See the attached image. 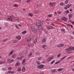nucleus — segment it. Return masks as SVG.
Returning a JSON list of instances; mask_svg holds the SVG:
<instances>
[{
    "mask_svg": "<svg viewBox=\"0 0 74 74\" xmlns=\"http://www.w3.org/2000/svg\"><path fill=\"white\" fill-rule=\"evenodd\" d=\"M42 57H39L38 58V60H40V59H42Z\"/></svg>",
    "mask_w": 74,
    "mask_h": 74,
    "instance_id": "44",
    "label": "nucleus"
},
{
    "mask_svg": "<svg viewBox=\"0 0 74 74\" xmlns=\"http://www.w3.org/2000/svg\"><path fill=\"white\" fill-rule=\"evenodd\" d=\"M17 71H18V72H20V71H22L21 68H18Z\"/></svg>",
    "mask_w": 74,
    "mask_h": 74,
    "instance_id": "22",
    "label": "nucleus"
},
{
    "mask_svg": "<svg viewBox=\"0 0 74 74\" xmlns=\"http://www.w3.org/2000/svg\"><path fill=\"white\" fill-rule=\"evenodd\" d=\"M68 26H71V27L72 28H73V25H71L70 24H68Z\"/></svg>",
    "mask_w": 74,
    "mask_h": 74,
    "instance_id": "43",
    "label": "nucleus"
},
{
    "mask_svg": "<svg viewBox=\"0 0 74 74\" xmlns=\"http://www.w3.org/2000/svg\"><path fill=\"white\" fill-rule=\"evenodd\" d=\"M5 63V62H2L1 61H0V64H3V63Z\"/></svg>",
    "mask_w": 74,
    "mask_h": 74,
    "instance_id": "40",
    "label": "nucleus"
},
{
    "mask_svg": "<svg viewBox=\"0 0 74 74\" xmlns=\"http://www.w3.org/2000/svg\"><path fill=\"white\" fill-rule=\"evenodd\" d=\"M71 39H73V38H73V37H72V36H71Z\"/></svg>",
    "mask_w": 74,
    "mask_h": 74,
    "instance_id": "60",
    "label": "nucleus"
},
{
    "mask_svg": "<svg viewBox=\"0 0 74 74\" xmlns=\"http://www.w3.org/2000/svg\"><path fill=\"white\" fill-rule=\"evenodd\" d=\"M56 2L52 3L51 2H50L49 5H51V7H55V6L56 5Z\"/></svg>",
    "mask_w": 74,
    "mask_h": 74,
    "instance_id": "3",
    "label": "nucleus"
},
{
    "mask_svg": "<svg viewBox=\"0 0 74 74\" xmlns=\"http://www.w3.org/2000/svg\"><path fill=\"white\" fill-rule=\"evenodd\" d=\"M62 20H63V21H65V22L67 21V18L65 17H62Z\"/></svg>",
    "mask_w": 74,
    "mask_h": 74,
    "instance_id": "10",
    "label": "nucleus"
},
{
    "mask_svg": "<svg viewBox=\"0 0 74 74\" xmlns=\"http://www.w3.org/2000/svg\"><path fill=\"white\" fill-rule=\"evenodd\" d=\"M33 55V53L32 52H30L28 55V57H30V56H32V55Z\"/></svg>",
    "mask_w": 74,
    "mask_h": 74,
    "instance_id": "13",
    "label": "nucleus"
},
{
    "mask_svg": "<svg viewBox=\"0 0 74 74\" xmlns=\"http://www.w3.org/2000/svg\"><path fill=\"white\" fill-rule=\"evenodd\" d=\"M8 70H10V71L11 70H12V68L11 67H9L8 68Z\"/></svg>",
    "mask_w": 74,
    "mask_h": 74,
    "instance_id": "41",
    "label": "nucleus"
},
{
    "mask_svg": "<svg viewBox=\"0 0 74 74\" xmlns=\"http://www.w3.org/2000/svg\"><path fill=\"white\" fill-rule=\"evenodd\" d=\"M13 6L15 7H18V5H17L14 4L13 5Z\"/></svg>",
    "mask_w": 74,
    "mask_h": 74,
    "instance_id": "49",
    "label": "nucleus"
},
{
    "mask_svg": "<svg viewBox=\"0 0 74 74\" xmlns=\"http://www.w3.org/2000/svg\"><path fill=\"white\" fill-rule=\"evenodd\" d=\"M15 26L16 29H19V27H18V26L17 25H15Z\"/></svg>",
    "mask_w": 74,
    "mask_h": 74,
    "instance_id": "36",
    "label": "nucleus"
},
{
    "mask_svg": "<svg viewBox=\"0 0 74 74\" xmlns=\"http://www.w3.org/2000/svg\"><path fill=\"white\" fill-rule=\"evenodd\" d=\"M51 25H52L53 26H55V24H54L53 23H51Z\"/></svg>",
    "mask_w": 74,
    "mask_h": 74,
    "instance_id": "47",
    "label": "nucleus"
},
{
    "mask_svg": "<svg viewBox=\"0 0 74 74\" xmlns=\"http://www.w3.org/2000/svg\"><path fill=\"white\" fill-rule=\"evenodd\" d=\"M43 24V23L42 22H37L36 23V25L37 26H38L39 27V26H41V25H42Z\"/></svg>",
    "mask_w": 74,
    "mask_h": 74,
    "instance_id": "2",
    "label": "nucleus"
},
{
    "mask_svg": "<svg viewBox=\"0 0 74 74\" xmlns=\"http://www.w3.org/2000/svg\"><path fill=\"white\" fill-rule=\"evenodd\" d=\"M51 71L52 73H56V69H53L52 70H51Z\"/></svg>",
    "mask_w": 74,
    "mask_h": 74,
    "instance_id": "16",
    "label": "nucleus"
},
{
    "mask_svg": "<svg viewBox=\"0 0 74 74\" xmlns=\"http://www.w3.org/2000/svg\"><path fill=\"white\" fill-rule=\"evenodd\" d=\"M36 63L38 65H40V62L38 61H36Z\"/></svg>",
    "mask_w": 74,
    "mask_h": 74,
    "instance_id": "31",
    "label": "nucleus"
},
{
    "mask_svg": "<svg viewBox=\"0 0 74 74\" xmlns=\"http://www.w3.org/2000/svg\"><path fill=\"white\" fill-rule=\"evenodd\" d=\"M69 16L70 19V18H72V17L73 16V15H72V14H69Z\"/></svg>",
    "mask_w": 74,
    "mask_h": 74,
    "instance_id": "24",
    "label": "nucleus"
},
{
    "mask_svg": "<svg viewBox=\"0 0 74 74\" xmlns=\"http://www.w3.org/2000/svg\"><path fill=\"white\" fill-rule=\"evenodd\" d=\"M31 0H27L26 1V3H29Z\"/></svg>",
    "mask_w": 74,
    "mask_h": 74,
    "instance_id": "52",
    "label": "nucleus"
},
{
    "mask_svg": "<svg viewBox=\"0 0 74 74\" xmlns=\"http://www.w3.org/2000/svg\"><path fill=\"white\" fill-rule=\"evenodd\" d=\"M58 14H62V12H58Z\"/></svg>",
    "mask_w": 74,
    "mask_h": 74,
    "instance_id": "61",
    "label": "nucleus"
},
{
    "mask_svg": "<svg viewBox=\"0 0 74 74\" xmlns=\"http://www.w3.org/2000/svg\"><path fill=\"white\" fill-rule=\"evenodd\" d=\"M14 50L12 51L9 53V54L8 55V56H10V55H12L13 53H14Z\"/></svg>",
    "mask_w": 74,
    "mask_h": 74,
    "instance_id": "17",
    "label": "nucleus"
},
{
    "mask_svg": "<svg viewBox=\"0 0 74 74\" xmlns=\"http://www.w3.org/2000/svg\"><path fill=\"white\" fill-rule=\"evenodd\" d=\"M22 57H17L16 58V60H22Z\"/></svg>",
    "mask_w": 74,
    "mask_h": 74,
    "instance_id": "23",
    "label": "nucleus"
},
{
    "mask_svg": "<svg viewBox=\"0 0 74 74\" xmlns=\"http://www.w3.org/2000/svg\"><path fill=\"white\" fill-rule=\"evenodd\" d=\"M55 60H53L50 63L51 64H53L54 63H55Z\"/></svg>",
    "mask_w": 74,
    "mask_h": 74,
    "instance_id": "32",
    "label": "nucleus"
},
{
    "mask_svg": "<svg viewBox=\"0 0 74 74\" xmlns=\"http://www.w3.org/2000/svg\"><path fill=\"white\" fill-rule=\"evenodd\" d=\"M67 56H65L63 58H62L63 59H64V58H66Z\"/></svg>",
    "mask_w": 74,
    "mask_h": 74,
    "instance_id": "58",
    "label": "nucleus"
},
{
    "mask_svg": "<svg viewBox=\"0 0 74 74\" xmlns=\"http://www.w3.org/2000/svg\"><path fill=\"white\" fill-rule=\"evenodd\" d=\"M60 54H58L57 55V57H58V58H59V57H60Z\"/></svg>",
    "mask_w": 74,
    "mask_h": 74,
    "instance_id": "53",
    "label": "nucleus"
},
{
    "mask_svg": "<svg viewBox=\"0 0 74 74\" xmlns=\"http://www.w3.org/2000/svg\"><path fill=\"white\" fill-rule=\"evenodd\" d=\"M18 26L19 27H21L22 26V25L21 24H19Z\"/></svg>",
    "mask_w": 74,
    "mask_h": 74,
    "instance_id": "56",
    "label": "nucleus"
},
{
    "mask_svg": "<svg viewBox=\"0 0 74 74\" xmlns=\"http://www.w3.org/2000/svg\"><path fill=\"white\" fill-rule=\"evenodd\" d=\"M32 45V43H29L28 45V47H31Z\"/></svg>",
    "mask_w": 74,
    "mask_h": 74,
    "instance_id": "50",
    "label": "nucleus"
},
{
    "mask_svg": "<svg viewBox=\"0 0 74 74\" xmlns=\"http://www.w3.org/2000/svg\"><path fill=\"white\" fill-rule=\"evenodd\" d=\"M8 39H5L3 40H2V42H5V41H8Z\"/></svg>",
    "mask_w": 74,
    "mask_h": 74,
    "instance_id": "34",
    "label": "nucleus"
},
{
    "mask_svg": "<svg viewBox=\"0 0 74 74\" xmlns=\"http://www.w3.org/2000/svg\"><path fill=\"white\" fill-rule=\"evenodd\" d=\"M44 65L42 64H41L39 66H38V67L39 69H42V68L44 67Z\"/></svg>",
    "mask_w": 74,
    "mask_h": 74,
    "instance_id": "8",
    "label": "nucleus"
},
{
    "mask_svg": "<svg viewBox=\"0 0 74 74\" xmlns=\"http://www.w3.org/2000/svg\"><path fill=\"white\" fill-rule=\"evenodd\" d=\"M13 16H9L8 17V18L7 19L8 20H9V19H10L11 21H12V19H13Z\"/></svg>",
    "mask_w": 74,
    "mask_h": 74,
    "instance_id": "7",
    "label": "nucleus"
},
{
    "mask_svg": "<svg viewBox=\"0 0 74 74\" xmlns=\"http://www.w3.org/2000/svg\"><path fill=\"white\" fill-rule=\"evenodd\" d=\"M63 46H64V45H63V44H60L59 45L57 46V47H58L59 48H60V47H63Z\"/></svg>",
    "mask_w": 74,
    "mask_h": 74,
    "instance_id": "14",
    "label": "nucleus"
},
{
    "mask_svg": "<svg viewBox=\"0 0 74 74\" xmlns=\"http://www.w3.org/2000/svg\"><path fill=\"white\" fill-rule=\"evenodd\" d=\"M65 3H66V4H67V3H69V1L68 0H66L65 1Z\"/></svg>",
    "mask_w": 74,
    "mask_h": 74,
    "instance_id": "42",
    "label": "nucleus"
},
{
    "mask_svg": "<svg viewBox=\"0 0 74 74\" xmlns=\"http://www.w3.org/2000/svg\"><path fill=\"white\" fill-rule=\"evenodd\" d=\"M18 42V41L15 40L14 42H13V43H16V42Z\"/></svg>",
    "mask_w": 74,
    "mask_h": 74,
    "instance_id": "48",
    "label": "nucleus"
},
{
    "mask_svg": "<svg viewBox=\"0 0 74 74\" xmlns=\"http://www.w3.org/2000/svg\"><path fill=\"white\" fill-rule=\"evenodd\" d=\"M19 65H20V63L17 62H16V64H15V66H19Z\"/></svg>",
    "mask_w": 74,
    "mask_h": 74,
    "instance_id": "25",
    "label": "nucleus"
},
{
    "mask_svg": "<svg viewBox=\"0 0 74 74\" xmlns=\"http://www.w3.org/2000/svg\"><path fill=\"white\" fill-rule=\"evenodd\" d=\"M60 63V61H58L57 62H56L55 63V64H58V63Z\"/></svg>",
    "mask_w": 74,
    "mask_h": 74,
    "instance_id": "51",
    "label": "nucleus"
},
{
    "mask_svg": "<svg viewBox=\"0 0 74 74\" xmlns=\"http://www.w3.org/2000/svg\"><path fill=\"white\" fill-rule=\"evenodd\" d=\"M53 57H51L49 58L47 60V62H50V61L52 60L53 59Z\"/></svg>",
    "mask_w": 74,
    "mask_h": 74,
    "instance_id": "5",
    "label": "nucleus"
},
{
    "mask_svg": "<svg viewBox=\"0 0 74 74\" xmlns=\"http://www.w3.org/2000/svg\"><path fill=\"white\" fill-rule=\"evenodd\" d=\"M16 56V54H13L12 55V58H15Z\"/></svg>",
    "mask_w": 74,
    "mask_h": 74,
    "instance_id": "21",
    "label": "nucleus"
},
{
    "mask_svg": "<svg viewBox=\"0 0 74 74\" xmlns=\"http://www.w3.org/2000/svg\"><path fill=\"white\" fill-rule=\"evenodd\" d=\"M61 31L62 33H66V31L65 29H61Z\"/></svg>",
    "mask_w": 74,
    "mask_h": 74,
    "instance_id": "20",
    "label": "nucleus"
},
{
    "mask_svg": "<svg viewBox=\"0 0 74 74\" xmlns=\"http://www.w3.org/2000/svg\"><path fill=\"white\" fill-rule=\"evenodd\" d=\"M10 60L11 59H8L7 60V62H8V63H10Z\"/></svg>",
    "mask_w": 74,
    "mask_h": 74,
    "instance_id": "39",
    "label": "nucleus"
},
{
    "mask_svg": "<svg viewBox=\"0 0 74 74\" xmlns=\"http://www.w3.org/2000/svg\"><path fill=\"white\" fill-rule=\"evenodd\" d=\"M46 39H45V38H43L42 40L41 43H44V42H45V41H46Z\"/></svg>",
    "mask_w": 74,
    "mask_h": 74,
    "instance_id": "11",
    "label": "nucleus"
},
{
    "mask_svg": "<svg viewBox=\"0 0 74 74\" xmlns=\"http://www.w3.org/2000/svg\"><path fill=\"white\" fill-rule=\"evenodd\" d=\"M63 70V69L62 68H60L58 69V71H62Z\"/></svg>",
    "mask_w": 74,
    "mask_h": 74,
    "instance_id": "33",
    "label": "nucleus"
},
{
    "mask_svg": "<svg viewBox=\"0 0 74 74\" xmlns=\"http://www.w3.org/2000/svg\"><path fill=\"white\" fill-rule=\"evenodd\" d=\"M69 10H67V11H66V14H67V13H69Z\"/></svg>",
    "mask_w": 74,
    "mask_h": 74,
    "instance_id": "54",
    "label": "nucleus"
},
{
    "mask_svg": "<svg viewBox=\"0 0 74 74\" xmlns=\"http://www.w3.org/2000/svg\"><path fill=\"white\" fill-rule=\"evenodd\" d=\"M71 6V5H67L66 6H64V8L65 10H67L68 8H69Z\"/></svg>",
    "mask_w": 74,
    "mask_h": 74,
    "instance_id": "4",
    "label": "nucleus"
},
{
    "mask_svg": "<svg viewBox=\"0 0 74 74\" xmlns=\"http://www.w3.org/2000/svg\"><path fill=\"white\" fill-rule=\"evenodd\" d=\"M63 60V59L62 58L60 60L61 61H62V60Z\"/></svg>",
    "mask_w": 74,
    "mask_h": 74,
    "instance_id": "62",
    "label": "nucleus"
},
{
    "mask_svg": "<svg viewBox=\"0 0 74 74\" xmlns=\"http://www.w3.org/2000/svg\"><path fill=\"white\" fill-rule=\"evenodd\" d=\"M2 70H3V71H6L7 69L5 68H2Z\"/></svg>",
    "mask_w": 74,
    "mask_h": 74,
    "instance_id": "45",
    "label": "nucleus"
},
{
    "mask_svg": "<svg viewBox=\"0 0 74 74\" xmlns=\"http://www.w3.org/2000/svg\"><path fill=\"white\" fill-rule=\"evenodd\" d=\"M69 22H71V23L72 22V21L71 20H69Z\"/></svg>",
    "mask_w": 74,
    "mask_h": 74,
    "instance_id": "63",
    "label": "nucleus"
},
{
    "mask_svg": "<svg viewBox=\"0 0 74 74\" xmlns=\"http://www.w3.org/2000/svg\"><path fill=\"white\" fill-rule=\"evenodd\" d=\"M40 74H44V73L41 72L40 73Z\"/></svg>",
    "mask_w": 74,
    "mask_h": 74,
    "instance_id": "64",
    "label": "nucleus"
},
{
    "mask_svg": "<svg viewBox=\"0 0 74 74\" xmlns=\"http://www.w3.org/2000/svg\"><path fill=\"white\" fill-rule=\"evenodd\" d=\"M60 5H64V3H60Z\"/></svg>",
    "mask_w": 74,
    "mask_h": 74,
    "instance_id": "46",
    "label": "nucleus"
},
{
    "mask_svg": "<svg viewBox=\"0 0 74 74\" xmlns=\"http://www.w3.org/2000/svg\"><path fill=\"white\" fill-rule=\"evenodd\" d=\"M65 49L66 51H71V50L72 49V47H69L67 48V49Z\"/></svg>",
    "mask_w": 74,
    "mask_h": 74,
    "instance_id": "9",
    "label": "nucleus"
},
{
    "mask_svg": "<svg viewBox=\"0 0 74 74\" xmlns=\"http://www.w3.org/2000/svg\"><path fill=\"white\" fill-rule=\"evenodd\" d=\"M46 47H47V45H43L42 46V48H44V49H45V48Z\"/></svg>",
    "mask_w": 74,
    "mask_h": 74,
    "instance_id": "29",
    "label": "nucleus"
},
{
    "mask_svg": "<svg viewBox=\"0 0 74 74\" xmlns=\"http://www.w3.org/2000/svg\"><path fill=\"white\" fill-rule=\"evenodd\" d=\"M33 41L34 43H36L37 42V38H36L35 39H33Z\"/></svg>",
    "mask_w": 74,
    "mask_h": 74,
    "instance_id": "19",
    "label": "nucleus"
},
{
    "mask_svg": "<svg viewBox=\"0 0 74 74\" xmlns=\"http://www.w3.org/2000/svg\"><path fill=\"white\" fill-rule=\"evenodd\" d=\"M14 61V60L12 59L11 60H10V63H12V62H13Z\"/></svg>",
    "mask_w": 74,
    "mask_h": 74,
    "instance_id": "35",
    "label": "nucleus"
},
{
    "mask_svg": "<svg viewBox=\"0 0 74 74\" xmlns=\"http://www.w3.org/2000/svg\"><path fill=\"white\" fill-rule=\"evenodd\" d=\"M49 56V55L48 54L46 56V58H48Z\"/></svg>",
    "mask_w": 74,
    "mask_h": 74,
    "instance_id": "57",
    "label": "nucleus"
},
{
    "mask_svg": "<svg viewBox=\"0 0 74 74\" xmlns=\"http://www.w3.org/2000/svg\"><path fill=\"white\" fill-rule=\"evenodd\" d=\"M25 68L23 67L22 68V72H25Z\"/></svg>",
    "mask_w": 74,
    "mask_h": 74,
    "instance_id": "27",
    "label": "nucleus"
},
{
    "mask_svg": "<svg viewBox=\"0 0 74 74\" xmlns=\"http://www.w3.org/2000/svg\"><path fill=\"white\" fill-rule=\"evenodd\" d=\"M33 12L34 14H37L38 13V10H35L33 11Z\"/></svg>",
    "mask_w": 74,
    "mask_h": 74,
    "instance_id": "26",
    "label": "nucleus"
},
{
    "mask_svg": "<svg viewBox=\"0 0 74 74\" xmlns=\"http://www.w3.org/2000/svg\"><path fill=\"white\" fill-rule=\"evenodd\" d=\"M31 29L33 33H37V29H36L34 27H31Z\"/></svg>",
    "mask_w": 74,
    "mask_h": 74,
    "instance_id": "1",
    "label": "nucleus"
},
{
    "mask_svg": "<svg viewBox=\"0 0 74 74\" xmlns=\"http://www.w3.org/2000/svg\"><path fill=\"white\" fill-rule=\"evenodd\" d=\"M49 17H51L52 16V15L51 14H49L48 15Z\"/></svg>",
    "mask_w": 74,
    "mask_h": 74,
    "instance_id": "55",
    "label": "nucleus"
},
{
    "mask_svg": "<svg viewBox=\"0 0 74 74\" xmlns=\"http://www.w3.org/2000/svg\"><path fill=\"white\" fill-rule=\"evenodd\" d=\"M26 33H27V32H26V31L25 30L22 32V34H26Z\"/></svg>",
    "mask_w": 74,
    "mask_h": 74,
    "instance_id": "28",
    "label": "nucleus"
},
{
    "mask_svg": "<svg viewBox=\"0 0 74 74\" xmlns=\"http://www.w3.org/2000/svg\"><path fill=\"white\" fill-rule=\"evenodd\" d=\"M72 49H73V50H74V47H72Z\"/></svg>",
    "mask_w": 74,
    "mask_h": 74,
    "instance_id": "59",
    "label": "nucleus"
},
{
    "mask_svg": "<svg viewBox=\"0 0 74 74\" xmlns=\"http://www.w3.org/2000/svg\"><path fill=\"white\" fill-rule=\"evenodd\" d=\"M8 73H10L11 74H14V73H15V72L10 71H9L8 72Z\"/></svg>",
    "mask_w": 74,
    "mask_h": 74,
    "instance_id": "30",
    "label": "nucleus"
},
{
    "mask_svg": "<svg viewBox=\"0 0 74 74\" xmlns=\"http://www.w3.org/2000/svg\"><path fill=\"white\" fill-rule=\"evenodd\" d=\"M29 16H31V17H32L33 16V14H32V13H29Z\"/></svg>",
    "mask_w": 74,
    "mask_h": 74,
    "instance_id": "38",
    "label": "nucleus"
},
{
    "mask_svg": "<svg viewBox=\"0 0 74 74\" xmlns=\"http://www.w3.org/2000/svg\"><path fill=\"white\" fill-rule=\"evenodd\" d=\"M36 54L37 55H40V53L38 52H37L36 53Z\"/></svg>",
    "mask_w": 74,
    "mask_h": 74,
    "instance_id": "37",
    "label": "nucleus"
},
{
    "mask_svg": "<svg viewBox=\"0 0 74 74\" xmlns=\"http://www.w3.org/2000/svg\"><path fill=\"white\" fill-rule=\"evenodd\" d=\"M32 40V38H28L27 39V42H29Z\"/></svg>",
    "mask_w": 74,
    "mask_h": 74,
    "instance_id": "18",
    "label": "nucleus"
},
{
    "mask_svg": "<svg viewBox=\"0 0 74 74\" xmlns=\"http://www.w3.org/2000/svg\"><path fill=\"white\" fill-rule=\"evenodd\" d=\"M47 29L48 30H49L50 29H54V27L52 26H47Z\"/></svg>",
    "mask_w": 74,
    "mask_h": 74,
    "instance_id": "6",
    "label": "nucleus"
},
{
    "mask_svg": "<svg viewBox=\"0 0 74 74\" xmlns=\"http://www.w3.org/2000/svg\"><path fill=\"white\" fill-rule=\"evenodd\" d=\"M16 39H17L18 40H20L21 39V36H17L16 37Z\"/></svg>",
    "mask_w": 74,
    "mask_h": 74,
    "instance_id": "12",
    "label": "nucleus"
},
{
    "mask_svg": "<svg viewBox=\"0 0 74 74\" xmlns=\"http://www.w3.org/2000/svg\"><path fill=\"white\" fill-rule=\"evenodd\" d=\"M26 62V59H24L22 62V64H23V65H25V64H26V63H25V62Z\"/></svg>",
    "mask_w": 74,
    "mask_h": 74,
    "instance_id": "15",
    "label": "nucleus"
}]
</instances>
